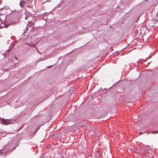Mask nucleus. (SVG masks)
Segmentation results:
<instances>
[{"instance_id": "obj_3", "label": "nucleus", "mask_w": 158, "mask_h": 158, "mask_svg": "<svg viewBox=\"0 0 158 158\" xmlns=\"http://www.w3.org/2000/svg\"><path fill=\"white\" fill-rule=\"evenodd\" d=\"M4 152V156H5L6 154L7 153L6 152V151H5L4 150H3L2 151H0V154L2 152Z\"/></svg>"}, {"instance_id": "obj_1", "label": "nucleus", "mask_w": 158, "mask_h": 158, "mask_svg": "<svg viewBox=\"0 0 158 158\" xmlns=\"http://www.w3.org/2000/svg\"><path fill=\"white\" fill-rule=\"evenodd\" d=\"M0 123L2 124L7 125L9 124L8 122L6 120H5L3 118H1L0 117Z\"/></svg>"}, {"instance_id": "obj_4", "label": "nucleus", "mask_w": 158, "mask_h": 158, "mask_svg": "<svg viewBox=\"0 0 158 158\" xmlns=\"http://www.w3.org/2000/svg\"><path fill=\"white\" fill-rule=\"evenodd\" d=\"M52 65H51V66H48L47 67V68H50V67H52Z\"/></svg>"}, {"instance_id": "obj_7", "label": "nucleus", "mask_w": 158, "mask_h": 158, "mask_svg": "<svg viewBox=\"0 0 158 158\" xmlns=\"http://www.w3.org/2000/svg\"><path fill=\"white\" fill-rule=\"evenodd\" d=\"M6 28H7V26H6Z\"/></svg>"}, {"instance_id": "obj_2", "label": "nucleus", "mask_w": 158, "mask_h": 158, "mask_svg": "<svg viewBox=\"0 0 158 158\" xmlns=\"http://www.w3.org/2000/svg\"><path fill=\"white\" fill-rule=\"evenodd\" d=\"M25 3V2L23 1H20L19 3V5L21 6V8H22L23 5Z\"/></svg>"}, {"instance_id": "obj_5", "label": "nucleus", "mask_w": 158, "mask_h": 158, "mask_svg": "<svg viewBox=\"0 0 158 158\" xmlns=\"http://www.w3.org/2000/svg\"><path fill=\"white\" fill-rule=\"evenodd\" d=\"M135 149H136V150H138L137 148H135Z\"/></svg>"}, {"instance_id": "obj_6", "label": "nucleus", "mask_w": 158, "mask_h": 158, "mask_svg": "<svg viewBox=\"0 0 158 158\" xmlns=\"http://www.w3.org/2000/svg\"><path fill=\"white\" fill-rule=\"evenodd\" d=\"M21 77V76H19V78H20V77Z\"/></svg>"}]
</instances>
